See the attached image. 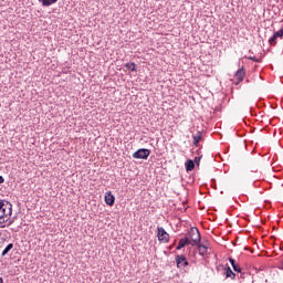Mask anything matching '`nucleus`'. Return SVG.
Masks as SVG:
<instances>
[{
  "label": "nucleus",
  "mask_w": 283,
  "mask_h": 283,
  "mask_svg": "<svg viewBox=\"0 0 283 283\" xmlns=\"http://www.w3.org/2000/svg\"><path fill=\"white\" fill-rule=\"evenodd\" d=\"M229 262H230L233 271H235L237 273H242V268H240L238 265V263H235V261L232 258L229 259Z\"/></svg>",
  "instance_id": "10"
},
{
  "label": "nucleus",
  "mask_w": 283,
  "mask_h": 283,
  "mask_svg": "<svg viewBox=\"0 0 283 283\" xmlns=\"http://www.w3.org/2000/svg\"><path fill=\"white\" fill-rule=\"evenodd\" d=\"M191 244V239L189 237H185L179 240V243L177 245V251H180V249H185V247Z\"/></svg>",
  "instance_id": "6"
},
{
  "label": "nucleus",
  "mask_w": 283,
  "mask_h": 283,
  "mask_svg": "<svg viewBox=\"0 0 283 283\" xmlns=\"http://www.w3.org/2000/svg\"><path fill=\"white\" fill-rule=\"evenodd\" d=\"M208 249H209V247L199 243L198 244L199 255H207Z\"/></svg>",
  "instance_id": "11"
},
{
  "label": "nucleus",
  "mask_w": 283,
  "mask_h": 283,
  "mask_svg": "<svg viewBox=\"0 0 283 283\" xmlns=\"http://www.w3.org/2000/svg\"><path fill=\"white\" fill-rule=\"evenodd\" d=\"M157 238L159 242H169V233L163 227L157 228Z\"/></svg>",
  "instance_id": "4"
},
{
  "label": "nucleus",
  "mask_w": 283,
  "mask_h": 283,
  "mask_svg": "<svg viewBox=\"0 0 283 283\" xmlns=\"http://www.w3.org/2000/svg\"><path fill=\"white\" fill-rule=\"evenodd\" d=\"M275 41H277V38L275 36V33H274L273 36L270 38L271 45H275Z\"/></svg>",
  "instance_id": "17"
},
{
  "label": "nucleus",
  "mask_w": 283,
  "mask_h": 283,
  "mask_svg": "<svg viewBox=\"0 0 283 283\" xmlns=\"http://www.w3.org/2000/svg\"><path fill=\"white\" fill-rule=\"evenodd\" d=\"M3 182H6V179L3 178V176H0V185H3Z\"/></svg>",
  "instance_id": "21"
},
{
  "label": "nucleus",
  "mask_w": 283,
  "mask_h": 283,
  "mask_svg": "<svg viewBox=\"0 0 283 283\" xmlns=\"http://www.w3.org/2000/svg\"><path fill=\"white\" fill-rule=\"evenodd\" d=\"M12 249H14V244L13 243H9L4 250L2 251V258H4V255H8V253H10V251H12Z\"/></svg>",
  "instance_id": "12"
},
{
  "label": "nucleus",
  "mask_w": 283,
  "mask_h": 283,
  "mask_svg": "<svg viewBox=\"0 0 283 283\" xmlns=\"http://www.w3.org/2000/svg\"><path fill=\"white\" fill-rule=\"evenodd\" d=\"M149 154H151L149 149L139 148L137 151L133 154V158H136L138 160H147V158H149Z\"/></svg>",
  "instance_id": "3"
},
{
  "label": "nucleus",
  "mask_w": 283,
  "mask_h": 283,
  "mask_svg": "<svg viewBox=\"0 0 283 283\" xmlns=\"http://www.w3.org/2000/svg\"><path fill=\"white\" fill-rule=\"evenodd\" d=\"M226 277H231V280H235V274L233 273V270H231L230 266L226 268Z\"/></svg>",
  "instance_id": "13"
},
{
  "label": "nucleus",
  "mask_w": 283,
  "mask_h": 283,
  "mask_svg": "<svg viewBox=\"0 0 283 283\" xmlns=\"http://www.w3.org/2000/svg\"><path fill=\"white\" fill-rule=\"evenodd\" d=\"M177 266H189V261H187V258L185 255H177L176 256Z\"/></svg>",
  "instance_id": "8"
},
{
  "label": "nucleus",
  "mask_w": 283,
  "mask_h": 283,
  "mask_svg": "<svg viewBox=\"0 0 283 283\" xmlns=\"http://www.w3.org/2000/svg\"><path fill=\"white\" fill-rule=\"evenodd\" d=\"M12 216V203L10 201L0 200V224H4Z\"/></svg>",
  "instance_id": "1"
},
{
  "label": "nucleus",
  "mask_w": 283,
  "mask_h": 283,
  "mask_svg": "<svg viewBox=\"0 0 283 283\" xmlns=\"http://www.w3.org/2000/svg\"><path fill=\"white\" fill-rule=\"evenodd\" d=\"M12 222H14V220H10L8 223V227H10V224H12Z\"/></svg>",
  "instance_id": "22"
},
{
  "label": "nucleus",
  "mask_w": 283,
  "mask_h": 283,
  "mask_svg": "<svg viewBox=\"0 0 283 283\" xmlns=\"http://www.w3.org/2000/svg\"><path fill=\"white\" fill-rule=\"evenodd\" d=\"M247 75V72L244 71V67L239 69L234 76L237 78L238 82H235V85H239V83H242L244 81V76Z\"/></svg>",
  "instance_id": "5"
},
{
  "label": "nucleus",
  "mask_w": 283,
  "mask_h": 283,
  "mask_svg": "<svg viewBox=\"0 0 283 283\" xmlns=\"http://www.w3.org/2000/svg\"><path fill=\"white\" fill-rule=\"evenodd\" d=\"M274 34H275L276 38H282L283 36V29L276 31Z\"/></svg>",
  "instance_id": "18"
},
{
  "label": "nucleus",
  "mask_w": 283,
  "mask_h": 283,
  "mask_svg": "<svg viewBox=\"0 0 283 283\" xmlns=\"http://www.w3.org/2000/svg\"><path fill=\"white\" fill-rule=\"evenodd\" d=\"M249 60L255 61V63H262V60H258V59H255V56H250Z\"/></svg>",
  "instance_id": "19"
},
{
  "label": "nucleus",
  "mask_w": 283,
  "mask_h": 283,
  "mask_svg": "<svg viewBox=\"0 0 283 283\" xmlns=\"http://www.w3.org/2000/svg\"><path fill=\"white\" fill-rule=\"evenodd\" d=\"M105 202L106 205H108V207H114V202H116V197L112 195V191L106 192Z\"/></svg>",
  "instance_id": "7"
},
{
  "label": "nucleus",
  "mask_w": 283,
  "mask_h": 283,
  "mask_svg": "<svg viewBox=\"0 0 283 283\" xmlns=\"http://www.w3.org/2000/svg\"><path fill=\"white\" fill-rule=\"evenodd\" d=\"M201 158L202 157H196L195 158V161L193 163H196V165L199 167L200 166V160H201Z\"/></svg>",
  "instance_id": "20"
},
{
  "label": "nucleus",
  "mask_w": 283,
  "mask_h": 283,
  "mask_svg": "<svg viewBox=\"0 0 283 283\" xmlns=\"http://www.w3.org/2000/svg\"><path fill=\"white\" fill-rule=\"evenodd\" d=\"M125 67L127 70H129L130 72H136V63L132 62V63H126Z\"/></svg>",
  "instance_id": "15"
},
{
  "label": "nucleus",
  "mask_w": 283,
  "mask_h": 283,
  "mask_svg": "<svg viewBox=\"0 0 283 283\" xmlns=\"http://www.w3.org/2000/svg\"><path fill=\"white\" fill-rule=\"evenodd\" d=\"M188 235L191 242V247L200 244L202 238L200 237V230H198V228H190V230L188 231Z\"/></svg>",
  "instance_id": "2"
},
{
  "label": "nucleus",
  "mask_w": 283,
  "mask_h": 283,
  "mask_svg": "<svg viewBox=\"0 0 283 283\" xmlns=\"http://www.w3.org/2000/svg\"><path fill=\"white\" fill-rule=\"evenodd\" d=\"M40 1L42 2V6L44 8H48L50 6H53V3H56V1H59V0H40Z\"/></svg>",
  "instance_id": "14"
},
{
  "label": "nucleus",
  "mask_w": 283,
  "mask_h": 283,
  "mask_svg": "<svg viewBox=\"0 0 283 283\" xmlns=\"http://www.w3.org/2000/svg\"><path fill=\"white\" fill-rule=\"evenodd\" d=\"M196 169V163L191 159L186 161V171H193Z\"/></svg>",
  "instance_id": "9"
},
{
  "label": "nucleus",
  "mask_w": 283,
  "mask_h": 283,
  "mask_svg": "<svg viewBox=\"0 0 283 283\" xmlns=\"http://www.w3.org/2000/svg\"><path fill=\"white\" fill-rule=\"evenodd\" d=\"M200 140H202V136L200 135L193 136V145H196V147H198V144L200 143Z\"/></svg>",
  "instance_id": "16"
},
{
  "label": "nucleus",
  "mask_w": 283,
  "mask_h": 283,
  "mask_svg": "<svg viewBox=\"0 0 283 283\" xmlns=\"http://www.w3.org/2000/svg\"><path fill=\"white\" fill-rule=\"evenodd\" d=\"M0 283H3V279L2 277H0Z\"/></svg>",
  "instance_id": "23"
}]
</instances>
